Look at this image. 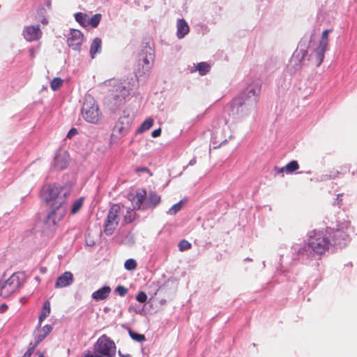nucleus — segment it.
<instances>
[{
  "label": "nucleus",
  "instance_id": "1",
  "mask_svg": "<svg viewBox=\"0 0 357 357\" xmlns=\"http://www.w3.org/2000/svg\"><path fill=\"white\" fill-rule=\"evenodd\" d=\"M154 50L150 46L146 45L138 55V59L135 66V74L137 79L146 78L154 63Z\"/></svg>",
  "mask_w": 357,
  "mask_h": 357
},
{
  "label": "nucleus",
  "instance_id": "2",
  "mask_svg": "<svg viewBox=\"0 0 357 357\" xmlns=\"http://www.w3.org/2000/svg\"><path fill=\"white\" fill-rule=\"evenodd\" d=\"M130 200L134 209L146 210L153 208L158 206L160 202L161 197L154 191H150L148 197H146V190L139 189Z\"/></svg>",
  "mask_w": 357,
  "mask_h": 357
},
{
  "label": "nucleus",
  "instance_id": "3",
  "mask_svg": "<svg viewBox=\"0 0 357 357\" xmlns=\"http://www.w3.org/2000/svg\"><path fill=\"white\" fill-rule=\"evenodd\" d=\"M93 349L95 354L88 351L83 357H114L116 346L110 337L104 334L97 340Z\"/></svg>",
  "mask_w": 357,
  "mask_h": 357
},
{
  "label": "nucleus",
  "instance_id": "4",
  "mask_svg": "<svg viewBox=\"0 0 357 357\" xmlns=\"http://www.w3.org/2000/svg\"><path fill=\"white\" fill-rule=\"evenodd\" d=\"M331 245V240L324 231L313 230L309 232L307 246L315 254H324Z\"/></svg>",
  "mask_w": 357,
  "mask_h": 357
},
{
  "label": "nucleus",
  "instance_id": "5",
  "mask_svg": "<svg viewBox=\"0 0 357 357\" xmlns=\"http://www.w3.org/2000/svg\"><path fill=\"white\" fill-rule=\"evenodd\" d=\"M259 90V88L248 87L245 98H237L232 101L231 106L233 109H236V112L245 114L251 108L255 107L257 102V96Z\"/></svg>",
  "mask_w": 357,
  "mask_h": 357
},
{
  "label": "nucleus",
  "instance_id": "6",
  "mask_svg": "<svg viewBox=\"0 0 357 357\" xmlns=\"http://www.w3.org/2000/svg\"><path fill=\"white\" fill-rule=\"evenodd\" d=\"M82 115L86 121L91 123H98L100 120L101 114L94 98L86 96L82 107Z\"/></svg>",
  "mask_w": 357,
  "mask_h": 357
},
{
  "label": "nucleus",
  "instance_id": "7",
  "mask_svg": "<svg viewBox=\"0 0 357 357\" xmlns=\"http://www.w3.org/2000/svg\"><path fill=\"white\" fill-rule=\"evenodd\" d=\"M66 213V199L60 198L55 203H52L51 211L47 216L45 224L49 227L56 226L64 217Z\"/></svg>",
  "mask_w": 357,
  "mask_h": 357
},
{
  "label": "nucleus",
  "instance_id": "8",
  "mask_svg": "<svg viewBox=\"0 0 357 357\" xmlns=\"http://www.w3.org/2000/svg\"><path fill=\"white\" fill-rule=\"evenodd\" d=\"M20 287V278L17 274L14 273L7 280L0 281V296L7 298L15 292Z\"/></svg>",
  "mask_w": 357,
  "mask_h": 357
},
{
  "label": "nucleus",
  "instance_id": "9",
  "mask_svg": "<svg viewBox=\"0 0 357 357\" xmlns=\"http://www.w3.org/2000/svg\"><path fill=\"white\" fill-rule=\"evenodd\" d=\"M120 211L119 204H113L110 208L105 223V232L107 235H111L117 227Z\"/></svg>",
  "mask_w": 357,
  "mask_h": 357
},
{
  "label": "nucleus",
  "instance_id": "10",
  "mask_svg": "<svg viewBox=\"0 0 357 357\" xmlns=\"http://www.w3.org/2000/svg\"><path fill=\"white\" fill-rule=\"evenodd\" d=\"M213 133L216 137H220L222 142H226L227 138H230L229 127L227 125V121L224 118H220L212 123Z\"/></svg>",
  "mask_w": 357,
  "mask_h": 357
},
{
  "label": "nucleus",
  "instance_id": "11",
  "mask_svg": "<svg viewBox=\"0 0 357 357\" xmlns=\"http://www.w3.org/2000/svg\"><path fill=\"white\" fill-rule=\"evenodd\" d=\"M62 188L56 185H47L41 190V197L47 202L55 203L60 198L66 199L65 195H61Z\"/></svg>",
  "mask_w": 357,
  "mask_h": 357
},
{
  "label": "nucleus",
  "instance_id": "12",
  "mask_svg": "<svg viewBox=\"0 0 357 357\" xmlns=\"http://www.w3.org/2000/svg\"><path fill=\"white\" fill-rule=\"evenodd\" d=\"M83 34L80 31L72 29L70 31V36L67 40L68 45L75 50H79L83 42Z\"/></svg>",
  "mask_w": 357,
  "mask_h": 357
},
{
  "label": "nucleus",
  "instance_id": "13",
  "mask_svg": "<svg viewBox=\"0 0 357 357\" xmlns=\"http://www.w3.org/2000/svg\"><path fill=\"white\" fill-rule=\"evenodd\" d=\"M23 34L27 41L31 42L38 40L42 36V32L38 25H31L24 28Z\"/></svg>",
  "mask_w": 357,
  "mask_h": 357
},
{
  "label": "nucleus",
  "instance_id": "14",
  "mask_svg": "<svg viewBox=\"0 0 357 357\" xmlns=\"http://www.w3.org/2000/svg\"><path fill=\"white\" fill-rule=\"evenodd\" d=\"M128 95V90L124 86L120 84L116 89V93L113 96L112 101L115 105H120L125 102L126 98Z\"/></svg>",
  "mask_w": 357,
  "mask_h": 357
},
{
  "label": "nucleus",
  "instance_id": "15",
  "mask_svg": "<svg viewBox=\"0 0 357 357\" xmlns=\"http://www.w3.org/2000/svg\"><path fill=\"white\" fill-rule=\"evenodd\" d=\"M73 273L70 271H66L57 278L55 282V287L63 288L68 287L73 283Z\"/></svg>",
  "mask_w": 357,
  "mask_h": 357
},
{
  "label": "nucleus",
  "instance_id": "16",
  "mask_svg": "<svg viewBox=\"0 0 357 357\" xmlns=\"http://www.w3.org/2000/svg\"><path fill=\"white\" fill-rule=\"evenodd\" d=\"M130 127V119L128 117H121L118 123L115 125L114 132H117L120 135H123Z\"/></svg>",
  "mask_w": 357,
  "mask_h": 357
},
{
  "label": "nucleus",
  "instance_id": "17",
  "mask_svg": "<svg viewBox=\"0 0 357 357\" xmlns=\"http://www.w3.org/2000/svg\"><path fill=\"white\" fill-rule=\"evenodd\" d=\"M176 36L178 38H183L189 33L190 28L184 19H178L176 22Z\"/></svg>",
  "mask_w": 357,
  "mask_h": 357
},
{
  "label": "nucleus",
  "instance_id": "18",
  "mask_svg": "<svg viewBox=\"0 0 357 357\" xmlns=\"http://www.w3.org/2000/svg\"><path fill=\"white\" fill-rule=\"evenodd\" d=\"M111 291V289L108 286H104L92 294V298L96 301L106 299Z\"/></svg>",
  "mask_w": 357,
  "mask_h": 357
},
{
  "label": "nucleus",
  "instance_id": "19",
  "mask_svg": "<svg viewBox=\"0 0 357 357\" xmlns=\"http://www.w3.org/2000/svg\"><path fill=\"white\" fill-rule=\"evenodd\" d=\"M327 49L328 46L322 45L321 44H319L318 47L315 49L314 54L317 66H319L322 63Z\"/></svg>",
  "mask_w": 357,
  "mask_h": 357
},
{
  "label": "nucleus",
  "instance_id": "20",
  "mask_svg": "<svg viewBox=\"0 0 357 357\" xmlns=\"http://www.w3.org/2000/svg\"><path fill=\"white\" fill-rule=\"evenodd\" d=\"M52 331V326L51 325L47 324L44 326L39 330L34 344L38 346L45 338V337L51 333Z\"/></svg>",
  "mask_w": 357,
  "mask_h": 357
},
{
  "label": "nucleus",
  "instance_id": "21",
  "mask_svg": "<svg viewBox=\"0 0 357 357\" xmlns=\"http://www.w3.org/2000/svg\"><path fill=\"white\" fill-rule=\"evenodd\" d=\"M102 48V40L100 38H96L91 43L90 47V54L92 59H94L96 54L100 53Z\"/></svg>",
  "mask_w": 357,
  "mask_h": 357
},
{
  "label": "nucleus",
  "instance_id": "22",
  "mask_svg": "<svg viewBox=\"0 0 357 357\" xmlns=\"http://www.w3.org/2000/svg\"><path fill=\"white\" fill-rule=\"evenodd\" d=\"M350 222L349 221H344L342 225H339L335 229L334 236L335 237H342V238H345V237L348 236V234L346 233V231L349 228Z\"/></svg>",
  "mask_w": 357,
  "mask_h": 357
},
{
  "label": "nucleus",
  "instance_id": "23",
  "mask_svg": "<svg viewBox=\"0 0 357 357\" xmlns=\"http://www.w3.org/2000/svg\"><path fill=\"white\" fill-rule=\"evenodd\" d=\"M51 312L50 303L47 301L45 302L40 315L39 316L38 327H40L41 323L50 315Z\"/></svg>",
  "mask_w": 357,
  "mask_h": 357
},
{
  "label": "nucleus",
  "instance_id": "24",
  "mask_svg": "<svg viewBox=\"0 0 357 357\" xmlns=\"http://www.w3.org/2000/svg\"><path fill=\"white\" fill-rule=\"evenodd\" d=\"M153 125V120L151 118L146 119L138 128L137 132L141 133L149 130Z\"/></svg>",
  "mask_w": 357,
  "mask_h": 357
},
{
  "label": "nucleus",
  "instance_id": "25",
  "mask_svg": "<svg viewBox=\"0 0 357 357\" xmlns=\"http://www.w3.org/2000/svg\"><path fill=\"white\" fill-rule=\"evenodd\" d=\"M54 165L57 169H63L68 165V162L61 155H56L54 159Z\"/></svg>",
  "mask_w": 357,
  "mask_h": 357
},
{
  "label": "nucleus",
  "instance_id": "26",
  "mask_svg": "<svg viewBox=\"0 0 357 357\" xmlns=\"http://www.w3.org/2000/svg\"><path fill=\"white\" fill-rule=\"evenodd\" d=\"M299 169V165L296 160H291L285 165L287 174H291Z\"/></svg>",
  "mask_w": 357,
  "mask_h": 357
},
{
  "label": "nucleus",
  "instance_id": "27",
  "mask_svg": "<svg viewBox=\"0 0 357 357\" xmlns=\"http://www.w3.org/2000/svg\"><path fill=\"white\" fill-rule=\"evenodd\" d=\"M210 68L209 64L206 62H201L197 64L196 70L199 71L201 75H204L209 71Z\"/></svg>",
  "mask_w": 357,
  "mask_h": 357
},
{
  "label": "nucleus",
  "instance_id": "28",
  "mask_svg": "<svg viewBox=\"0 0 357 357\" xmlns=\"http://www.w3.org/2000/svg\"><path fill=\"white\" fill-rule=\"evenodd\" d=\"M75 17L76 21L79 22L82 26H85L87 25L88 16L86 14L82 13H77L75 14Z\"/></svg>",
  "mask_w": 357,
  "mask_h": 357
},
{
  "label": "nucleus",
  "instance_id": "29",
  "mask_svg": "<svg viewBox=\"0 0 357 357\" xmlns=\"http://www.w3.org/2000/svg\"><path fill=\"white\" fill-rule=\"evenodd\" d=\"M101 17L100 14L94 15L89 20H88L87 25L90 24L93 28L97 27L100 22Z\"/></svg>",
  "mask_w": 357,
  "mask_h": 357
},
{
  "label": "nucleus",
  "instance_id": "30",
  "mask_svg": "<svg viewBox=\"0 0 357 357\" xmlns=\"http://www.w3.org/2000/svg\"><path fill=\"white\" fill-rule=\"evenodd\" d=\"M63 85V79H61L59 77H55L54 78L50 84L51 89L53 91H56L59 89L61 86Z\"/></svg>",
  "mask_w": 357,
  "mask_h": 357
},
{
  "label": "nucleus",
  "instance_id": "31",
  "mask_svg": "<svg viewBox=\"0 0 357 357\" xmlns=\"http://www.w3.org/2000/svg\"><path fill=\"white\" fill-rule=\"evenodd\" d=\"M83 205V199L82 198H79L77 199L73 204L72 208H71V213L75 214L77 213L80 208H82Z\"/></svg>",
  "mask_w": 357,
  "mask_h": 357
},
{
  "label": "nucleus",
  "instance_id": "32",
  "mask_svg": "<svg viewBox=\"0 0 357 357\" xmlns=\"http://www.w3.org/2000/svg\"><path fill=\"white\" fill-rule=\"evenodd\" d=\"M128 333L130 337L137 342H142L145 340V336L142 334H139L132 330H129Z\"/></svg>",
  "mask_w": 357,
  "mask_h": 357
},
{
  "label": "nucleus",
  "instance_id": "33",
  "mask_svg": "<svg viewBox=\"0 0 357 357\" xmlns=\"http://www.w3.org/2000/svg\"><path fill=\"white\" fill-rule=\"evenodd\" d=\"M331 32V29H326L322 32L321 38L319 44L322 45H328V34Z\"/></svg>",
  "mask_w": 357,
  "mask_h": 357
},
{
  "label": "nucleus",
  "instance_id": "34",
  "mask_svg": "<svg viewBox=\"0 0 357 357\" xmlns=\"http://www.w3.org/2000/svg\"><path fill=\"white\" fill-rule=\"evenodd\" d=\"M137 262L133 259H127L124 264V267L128 271H133L137 268Z\"/></svg>",
  "mask_w": 357,
  "mask_h": 357
},
{
  "label": "nucleus",
  "instance_id": "35",
  "mask_svg": "<svg viewBox=\"0 0 357 357\" xmlns=\"http://www.w3.org/2000/svg\"><path fill=\"white\" fill-rule=\"evenodd\" d=\"M182 208V202H179L173 205L168 211V213L171 215L176 214Z\"/></svg>",
  "mask_w": 357,
  "mask_h": 357
},
{
  "label": "nucleus",
  "instance_id": "36",
  "mask_svg": "<svg viewBox=\"0 0 357 357\" xmlns=\"http://www.w3.org/2000/svg\"><path fill=\"white\" fill-rule=\"evenodd\" d=\"M191 247H192L191 243L185 239L181 240L178 243V248H179V250L181 252L188 250V249L191 248Z\"/></svg>",
  "mask_w": 357,
  "mask_h": 357
},
{
  "label": "nucleus",
  "instance_id": "37",
  "mask_svg": "<svg viewBox=\"0 0 357 357\" xmlns=\"http://www.w3.org/2000/svg\"><path fill=\"white\" fill-rule=\"evenodd\" d=\"M36 347H37L36 344L31 342L29 345L28 350L26 351V353L22 357H31Z\"/></svg>",
  "mask_w": 357,
  "mask_h": 357
},
{
  "label": "nucleus",
  "instance_id": "38",
  "mask_svg": "<svg viewBox=\"0 0 357 357\" xmlns=\"http://www.w3.org/2000/svg\"><path fill=\"white\" fill-rule=\"evenodd\" d=\"M136 300L139 303H145L147 300V295L144 291H139L136 296Z\"/></svg>",
  "mask_w": 357,
  "mask_h": 357
},
{
  "label": "nucleus",
  "instance_id": "39",
  "mask_svg": "<svg viewBox=\"0 0 357 357\" xmlns=\"http://www.w3.org/2000/svg\"><path fill=\"white\" fill-rule=\"evenodd\" d=\"M115 291L119 294L121 296H124L128 293V289L123 286H118Z\"/></svg>",
  "mask_w": 357,
  "mask_h": 357
},
{
  "label": "nucleus",
  "instance_id": "40",
  "mask_svg": "<svg viewBox=\"0 0 357 357\" xmlns=\"http://www.w3.org/2000/svg\"><path fill=\"white\" fill-rule=\"evenodd\" d=\"M77 130L75 128H71L69 132H68L67 134V137L68 138H71L73 137L74 135H77Z\"/></svg>",
  "mask_w": 357,
  "mask_h": 357
},
{
  "label": "nucleus",
  "instance_id": "41",
  "mask_svg": "<svg viewBox=\"0 0 357 357\" xmlns=\"http://www.w3.org/2000/svg\"><path fill=\"white\" fill-rule=\"evenodd\" d=\"M161 132H162V131H161V129H160V128L155 129V130H153V131H152V132H151V136H152L153 137H158V136H160V135Z\"/></svg>",
  "mask_w": 357,
  "mask_h": 357
},
{
  "label": "nucleus",
  "instance_id": "42",
  "mask_svg": "<svg viewBox=\"0 0 357 357\" xmlns=\"http://www.w3.org/2000/svg\"><path fill=\"white\" fill-rule=\"evenodd\" d=\"M8 310V305L6 303H3L0 305V313H3Z\"/></svg>",
  "mask_w": 357,
  "mask_h": 357
},
{
  "label": "nucleus",
  "instance_id": "43",
  "mask_svg": "<svg viewBox=\"0 0 357 357\" xmlns=\"http://www.w3.org/2000/svg\"><path fill=\"white\" fill-rule=\"evenodd\" d=\"M128 213L129 214V218H128L127 215H126L124 218V221L127 223L130 222L132 220V218L130 217L132 212L128 211Z\"/></svg>",
  "mask_w": 357,
  "mask_h": 357
},
{
  "label": "nucleus",
  "instance_id": "44",
  "mask_svg": "<svg viewBox=\"0 0 357 357\" xmlns=\"http://www.w3.org/2000/svg\"><path fill=\"white\" fill-rule=\"evenodd\" d=\"M275 171L277 173H282V172H286V169H285V166L282 167H280V168H275Z\"/></svg>",
  "mask_w": 357,
  "mask_h": 357
},
{
  "label": "nucleus",
  "instance_id": "45",
  "mask_svg": "<svg viewBox=\"0 0 357 357\" xmlns=\"http://www.w3.org/2000/svg\"><path fill=\"white\" fill-rule=\"evenodd\" d=\"M342 195H337V199L338 200V202H337V206H338V207H340V206H341V204H341L342 199H340V197H342Z\"/></svg>",
  "mask_w": 357,
  "mask_h": 357
},
{
  "label": "nucleus",
  "instance_id": "46",
  "mask_svg": "<svg viewBox=\"0 0 357 357\" xmlns=\"http://www.w3.org/2000/svg\"><path fill=\"white\" fill-rule=\"evenodd\" d=\"M137 172H149V169L146 167H142L137 169Z\"/></svg>",
  "mask_w": 357,
  "mask_h": 357
},
{
  "label": "nucleus",
  "instance_id": "47",
  "mask_svg": "<svg viewBox=\"0 0 357 357\" xmlns=\"http://www.w3.org/2000/svg\"><path fill=\"white\" fill-rule=\"evenodd\" d=\"M41 22L43 24H47L48 23V21L46 18H43L42 20H41Z\"/></svg>",
  "mask_w": 357,
  "mask_h": 357
},
{
  "label": "nucleus",
  "instance_id": "48",
  "mask_svg": "<svg viewBox=\"0 0 357 357\" xmlns=\"http://www.w3.org/2000/svg\"><path fill=\"white\" fill-rule=\"evenodd\" d=\"M119 354L120 357H130V356L129 354L124 355V354H122L121 353V351H119Z\"/></svg>",
  "mask_w": 357,
  "mask_h": 357
},
{
  "label": "nucleus",
  "instance_id": "49",
  "mask_svg": "<svg viewBox=\"0 0 357 357\" xmlns=\"http://www.w3.org/2000/svg\"><path fill=\"white\" fill-rule=\"evenodd\" d=\"M352 174H357V167H356V169L352 172Z\"/></svg>",
  "mask_w": 357,
  "mask_h": 357
},
{
  "label": "nucleus",
  "instance_id": "50",
  "mask_svg": "<svg viewBox=\"0 0 357 357\" xmlns=\"http://www.w3.org/2000/svg\"><path fill=\"white\" fill-rule=\"evenodd\" d=\"M40 11L43 13V12H45V9H44V8H42V9L40 10Z\"/></svg>",
  "mask_w": 357,
  "mask_h": 357
},
{
  "label": "nucleus",
  "instance_id": "51",
  "mask_svg": "<svg viewBox=\"0 0 357 357\" xmlns=\"http://www.w3.org/2000/svg\"><path fill=\"white\" fill-rule=\"evenodd\" d=\"M40 357H45L43 354H40Z\"/></svg>",
  "mask_w": 357,
  "mask_h": 357
}]
</instances>
